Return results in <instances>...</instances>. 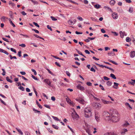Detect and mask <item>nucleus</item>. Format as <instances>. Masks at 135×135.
Wrapping results in <instances>:
<instances>
[{"label": "nucleus", "mask_w": 135, "mask_h": 135, "mask_svg": "<svg viewBox=\"0 0 135 135\" xmlns=\"http://www.w3.org/2000/svg\"><path fill=\"white\" fill-rule=\"evenodd\" d=\"M111 113V119L113 122H117L119 120L118 117V114L117 111L115 110H111L110 111Z\"/></svg>", "instance_id": "obj_1"}, {"label": "nucleus", "mask_w": 135, "mask_h": 135, "mask_svg": "<svg viewBox=\"0 0 135 135\" xmlns=\"http://www.w3.org/2000/svg\"><path fill=\"white\" fill-rule=\"evenodd\" d=\"M85 116L86 118H89L92 115V113L89 108H86L84 109Z\"/></svg>", "instance_id": "obj_2"}, {"label": "nucleus", "mask_w": 135, "mask_h": 135, "mask_svg": "<svg viewBox=\"0 0 135 135\" xmlns=\"http://www.w3.org/2000/svg\"><path fill=\"white\" fill-rule=\"evenodd\" d=\"M103 115L106 120H110L111 119V114H110L108 112H104L103 113Z\"/></svg>", "instance_id": "obj_3"}, {"label": "nucleus", "mask_w": 135, "mask_h": 135, "mask_svg": "<svg viewBox=\"0 0 135 135\" xmlns=\"http://www.w3.org/2000/svg\"><path fill=\"white\" fill-rule=\"evenodd\" d=\"M71 115L72 118L74 119H78L79 117V115L74 110L73 112L72 113Z\"/></svg>", "instance_id": "obj_4"}, {"label": "nucleus", "mask_w": 135, "mask_h": 135, "mask_svg": "<svg viewBox=\"0 0 135 135\" xmlns=\"http://www.w3.org/2000/svg\"><path fill=\"white\" fill-rule=\"evenodd\" d=\"M76 20L75 19H74L73 20L70 19L68 21L69 24L71 25H73L74 24L76 23Z\"/></svg>", "instance_id": "obj_5"}, {"label": "nucleus", "mask_w": 135, "mask_h": 135, "mask_svg": "<svg viewBox=\"0 0 135 135\" xmlns=\"http://www.w3.org/2000/svg\"><path fill=\"white\" fill-rule=\"evenodd\" d=\"M76 100L78 101L79 103L81 104H85V102L83 99L81 98L79 99H76Z\"/></svg>", "instance_id": "obj_6"}, {"label": "nucleus", "mask_w": 135, "mask_h": 135, "mask_svg": "<svg viewBox=\"0 0 135 135\" xmlns=\"http://www.w3.org/2000/svg\"><path fill=\"white\" fill-rule=\"evenodd\" d=\"M94 107L97 108H101L102 107V105L99 103H96L94 104Z\"/></svg>", "instance_id": "obj_7"}, {"label": "nucleus", "mask_w": 135, "mask_h": 135, "mask_svg": "<svg viewBox=\"0 0 135 135\" xmlns=\"http://www.w3.org/2000/svg\"><path fill=\"white\" fill-rule=\"evenodd\" d=\"M44 82L47 84L49 86H51V82L49 80L47 79H45L44 80Z\"/></svg>", "instance_id": "obj_8"}, {"label": "nucleus", "mask_w": 135, "mask_h": 135, "mask_svg": "<svg viewBox=\"0 0 135 135\" xmlns=\"http://www.w3.org/2000/svg\"><path fill=\"white\" fill-rule=\"evenodd\" d=\"M112 17L114 19H117L118 18L117 13L115 12L113 13L112 15Z\"/></svg>", "instance_id": "obj_9"}, {"label": "nucleus", "mask_w": 135, "mask_h": 135, "mask_svg": "<svg viewBox=\"0 0 135 135\" xmlns=\"http://www.w3.org/2000/svg\"><path fill=\"white\" fill-rule=\"evenodd\" d=\"M77 88L78 89L81 90H84V88L83 86H81V85L80 84L78 85L77 86Z\"/></svg>", "instance_id": "obj_10"}, {"label": "nucleus", "mask_w": 135, "mask_h": 135, "mask_svg": "<svg viewBox=\"0 0 135 135\" xmlns=\"http://www.w3.org/2000/svg\"><path fill=\"white\" fill-rule=\"evenodd\" d=\"M127 131L128 130L127 129H123L121 132V134L122 135H124Z\"/></svg>", "instance_id": "obj_11"}, {"label": "nucleus", "mask_w": 135, "mask_h": 135, "mask_svg": "<svg viewBox=\"0 0 135 135\" xmlns=\"http://www.w3.org/2000/svg\"><path fill=\"white\" fill-rule=\"evenodd\" d=\"M135 56V51H131L130 52V57L133 58Z\"/></svg>", "instance_id": "obj_12"}, {"label": "nucleus", "mask_w": 135, "mask_h": 135, "mask_svg": "<svg viewBox=\"0 0 135 135\" xmlns=\"http://www.w3.org/2000/svg\"><path fill=\"white\" fill-rule=\"evenodd\" d=\"M104 135H117V134L114 132H108L104 134Z\"/></svg>", "instance_id": "obj_13"}, {"label": "nucleus", "mask_w": 135, "mask_h": 135, "mask_svg": "<svg viewBox=\"0 0 135 135\" xmlns=\"http://www.w3.org/2000/svg\"><path fill=\"white\" fill-rule=\"evenodd\" d=\"M101 100H102V102L104 104H108L112 103V102H111L107 101L102 99Z\"/></svg>", "instance_id": "obj_14"}, {"label": "nucleus", "mask_w": 135, "mask_h": 135, "mask_svg": "<svg viewBox=\"0 0 135 135\" xmlns=\"http://www.w3.org/2000/svg\"><path fill=\"white\" fill-rule=\"evenodd\" d=\"M128 84H131L132 85H134L135 84V80L131 79V81L129 82L128 83Z\"/></svg>", "instance_id": "obj_15"}, {"label": "nucleus", "mask_w": 135, "mask_h": 135, "mask_svg": "<svg viewBox=\"0 0 135 135\" xmlns=\"http://www.w3.org/2000/svg\"><path fill=\"white\" fill-rule=\"evenodd\" d=\"M0 52L3 53L7 55H8V53L5 50L0 48Z\"/></svg>", "instance_id": "obj_16"}, {"label": "nucleus", "mask_w": 135, "mask_h": 135, "mask_svg": "<svg viewBox=\"0 0 135 135\" xmlns=\"http://www.w3.org/2000/svg\"><path fill=\"white\" fill-rule=\"evenodd\" d=\"M104 8L105 9L107 10L110 11L111 12H113V11H112V9H111V8H110V7L108 6H104Z\"/></svg>", "instance_id": "obj_17"}, {"label": "nucleus", "mask_w": 135, "mask_h": 135, "mask_svg": "<svg viewBox=\"0 0 135 135\" xmlns=\"http://www.w3.org/2000/svg\"><path fill=\"white\" fill-rule=\"evenodd\" d=\"M95 119L96 120L97 122H99L100 120V118L99 116L98 115H97L96 114L95 115Z\"/></svg>", "instance_id": "obj_18"}, {"label": "nucleus", "mask_w": 135, "mask_h": 135, "mask_svg": "<svg viewBox=\"0 0 135 135\" xmlns=\"http://www.w3.org/2000/svg\"><path fill=\"white\" fill-rule=\"evenodd\" d=\"M75 50H76V51L79 54L82 56L83 57H86V56H85L82 53V52H80V51L78 50H77V49H76Z\"/></svg>", "instance_id": "obj_19"}, {"label": "nucleus", "mask_w": 135, "mask_h": 135, "mask_svg": "<svg viewBox=\"0 0 135 135\" xmlns=\"http://www.w3.org/2000/svg\"><path fill=\"white\" fill-rule=\"evenodd\" d=\"M129 125V124L127 122H126L125 123L123 124L122 126L123 127H126Z\"/></svg>", "instance_id": "obj_20"}, {"label": "nucleus", "mask_w": 135, "mask_h": 135, "mask_svg": "<svg viewBox=\"0 0 135 135\" xmlns=\"http://www.w3.org/2000/svg\"><path fill=\"white\" fill-rule=\"evenodd\" d=\"M66 102L69 104L70 105H71L72 104H73V103H71L70 102L71 100L70 99H69L68 98H66Z\"/></svg>", "instance_id": "obj_21"}, {"label": "nucleus", "mask_w": 135, "mask_h": 135, "mask_svg": "<svg viewBox=\"0 0 135 135\" xmlns=\"http://www.w3.org/2000/svg\"><path fill=\"white\" fill-rule=\"evenodd\" d=\"M115 2L114 0H112L109 3L110 5L112 6H113L115 4Z\"/></svg>", "instance_id": "obj_22"}, {"label": "nucleus", "mask_w": 135, "mask_h": 135, "mask_svg": "<svg viewBox=\"0 0 135 135\" xmlns=\"http://www.w3.org/2000/svg\"><path fill=\"white\" fill-rule=\"evenodd\" d=\"M114 86H113V87L115 89H117V87H115V86H117V87L119 85V84L116 83L115 82H114Z\"/></svg>", "instance_id": "obj_23"}, {"label": "nucleus", "mask_w": 135, "mask_h": 135, "mask_svg": "<svg viewBox=\"0 0 135 135\" xmlns=\"http://www.w3.org/2000/svg\"><path fill=\"white\" fill-rule=\"evenodd\" d=\"M36 103L39 108L40 109H42V107L41 105L40 104L37 100L36 101Z\"/></svg>", "instance_id": "obj_24"}, {"label": "nucleus", "mask_w": 135, "mask_h": 135, "mask_svg": "<svg viewBox=\"0 0 135 135\" xmlns=\"http://www.w3.org/2000/svg\"><path fill=\"white\" fill-rule=\"evenodd\" d=\"M16 129L20 134H21L22 135H23V133L21 131V130L20 129H18L17 128H16Z\"/></svg>", "instance_id": "obj_25"}, {"label": "nucleus", "mask_w": 135, "mask_h": 135, "mask_svg": "<svg viewBox=\"0 0 135 135\" xmlns=\"http://www.w3.org/2000/svg\"><path fill=\"white\" fill-rule=\"evenodd\" d=\"M94 7L96 9H98L100 8V6L99 4H97L94 5Z\"/></svg>", "instance_id": "obj_26"}, {"label": "nucleus", "mask_w": 135, "mask_h": 135, "mask_svg": "<svg viewBox=\"0 0 135 135\" xmlns=\"http://www.w3.org/2000/svg\"><path fill=\"white\" fill-rule=\"evenodd\" d=\"M108 56H111L112 55V56H114L115 55L114 53L113 52H111L110 53H108Z\"/></svg>", "instance_id": "obj_27"}, {"label": "nucleus", "mask_w": 135, "mask_h": 135, "mask_svg": "<svg viewBox=\"0 0 135 135\" xmlns=\"http://www.w3.org/2000/svg\"><path fill=\"white\" fill-rule=\"evenodd\" d=\"M9 21L10 22V23L13 26V27H15V24L13 23L12 21L11 20V19H9Z\"/></svg>", "instance_id": "obj_28"}, {"label": "nucleus", "mask_w": 135, "mask_h": 135, "mask_svg": "<svg viewBox=\"0 0 135 135\" xmlns=\"http://www.w3.org/2000/svg\"><path fill=\"white\" fill-rule=\"evenodd\" d=\"M52 126L53 128L56 129H58L59 128V127L58 126L54 124L52 125Z\"/></svg>", "instance_id": "obj_29"}, {"label": "nucleus", "mask_w": 135, "mask_h": 135, "mask_svg": "<svg viewBox=\"0 0 135 135\" xmlns=\"http://www.w3.org/2000/svg\"><path fill=\"white\" fill-rule=\"evenodd\" d=\"M51 56L52 57H54V58H55V59H59V60H64V59H61L59 58V57L53 55H51Z\"/></svg>", "instance_id": "obj_30"}, {"label": "nucleus", "mask_w": 135, "mask_h": 135, "mask_svg": "<svg viewBox=\"0 0 135 135\" xmlns=\"http://www.w3.org/2000/svg\"><path fill=\"white\" fill-rule=\"evenodd\" d=\"M33 35L35 36V37H37V38H39L40 39H42V40H44V39L43 38L41 37H40L39 36L37 35H36V34H34Z\"/></svg>", "instance_id": "obj_31"}, {"label": "nucleus", "mask_w": 135, "mask_h": 135, "mask_svg": "<svg viewBox=\"0 0 135 135\" xmlns=\"http://www.w3.org/2000/svg\"><path fill=\"white\" fill-rule=\"evenodd\" d=\"M110 76L114 79H116V78L115 76V75L113 74H111L110 75Z\"/></svg>", "instance_id": "obj_32"}, {"label": "nucleus", "mask_w": 135, "mask_h": 135, "mask_svg": "<svg viewBox=\"0 0 135 135\" xmlns=\"http://www.w3.org/2000/svg\"><path fill=\"white\" fill-rule=\"evenodd\" d=\"M120 34L121 38H123L124 37V33H123V32L122 31H120Z\"/></svg>", "instance_id": "obj_33"}, {"label": "nucleus", "mask_w": 135, "mask_h": 135, "mask_svg": "<svg viewBox=\"0 0 135 135\" xmlns=\"http://www.w3.org/2000/svg\"><path fill=\"white\" fill-rule=\"evenodd\" d=\"M6 79L9 82L12 83V81L9 79L8 77H6Z\"/></svg>", "instance_id": "obj_34"}, {"label": "nucleus", "mask_w": 135, "mask_h": 135, "mask_svg": "<svg viewBox=\"0 0 135 135\" xmlns=\"http://www.w3.org/2000/svg\"><path fill=\"white\" fill-rule=\"evenodd\" d=\"M133 8L132 7H130L129 8V9L128 10V11L131 13H132L133 12Z\"/></svg>", "instance_id": "obj_35"}, {"label": "nucleus", "mask_w": 135, "mask_h": 135, "mask_svg": "<svg viewBox=\"0 0 135 135\" xmlns=\"http://www.w3.org/2000/svg\"><path fill=\"white\" fill-rule=\"evenodd\" d=\"M107 84L108 86H111L112 84V83L110 81H108L107 82Z\"/></svg>", "instance_id": "obj_36"}, {"label": "nucleus", "mask_w": 135, "mask_h": 135, "mask_svg": "<svg viewBox=\"0 0 135 135\" xmlns=\"http://www.w3.org/2000/svg\"><path fill=\"white\" fill-rule=\"evenodd\" d=\"M95 64H96L97 65H98L99 67H102L103 68L104 67H105V66L103 65H102L99 64L97 63H95Z\"/></svg>", "instance_id": "obj_37"}, {"label": "nucleus", "mask_w": 135, "mask_h": 135, "mask_svg": "<svg viewBox=\"0 0 135 135\" xmlns=\"http://www.w3.org/2000/svg\"><path fill=\"white\" fill-rule=\"evenodd\" d=\"M52 117L55 120L57 121H60V120L58 119V118L54 117V116H52Z\"/></svg>", "instance_id": "obj_38"}, {"label": "nucleus", "mask_w": 135, "mask_h": 135, "mask_svg": "<svg viewBox=\"0 0 135 135\" xmlns=\"http://www.w3.org/2000/svg\"><path fill=\"white\" fill-rule=\"evenodd\" d=\"M108 61L109 62H111L113 64H115L116 65H117L118 64L116 62H115V61H114L111 60H108Z\"/></svg>", "instance_id": "obj_39"}, {"label": "nucleus", "mask_w": 135, "mask_h": 135, "mask_svg": "<svg viewBox=\"0 0 135 135\" xmlns=\"http://www.w3.org/2000/svg\"><path fill=\"white\" fill-rule=\"evenodd\" d=\"M18 88L22 91H25V89L22 86H20Z\"/></svg>", "instance_id": "obj_40"}, {"label": "nucleus", "mask_w": 135, "mask_h": 135, "mask_svg": "<svg viewBox=\"0 0 135 135\" xmlns=\"http://www.w3.org/2000/svg\"><path fill=\"white\" fill-rule=\"evenodd\" d=\"M125 105L126 106H128L129 108H130L131 109H132V107L130 106L129 103H125Z\"/></svg>", "instance_id": "obj_41"}, {"label": "nucleus", "mask_w": 135, "mask_h": 135, "mask_svg": "<svg viewBox=\"0 0 135 135\" xmlns=\"http://www.w3.org/2000/svg\"><path fill=\"white\" fill-rule=\"evenodd\" d=\"M126 41L127 42H129L131 41V40L129 37H127L126 38Z\"/></svg>", "instance_id": "obj_42"}, {"label": "nucleus", "mask_w": 135, "mask_h": 135, "mask_svg": "<svg viewBox=\"0 0 135 135\" xmlns=\"http://www.w3.org/2000/svg\"><path fill=\"white\" fill-rule=\"evenodd\" d=\"M31 2L34 4H38V2L36 1H34L33 0H32Z\"/></svg>", "instance_id": "obj_43"}, {"label": "nucleus", "mask_w": 135, "mask_h": 135, "mask_svg": "<svg viewBox=\"0 0 135 135\" xmlns=\"http://www.w3.org/2000/svg\"><path fill=\"white\" fill-rule=\"evenodd\" d=\"M50 18L52 21H56L57 20L56 18H55L54 17L52 16H51Z\"/></svg>", "instance_id": "obj_44"}, {"label": "nucleus", "mask_w": 135, "mask_h": 135, "mask_svg": "<svg viewBox=\"0 0 135 135\" xmlns=\"http://www.w3.org/2000/svg\"><path fill=\"white\" fill-rule=\"evenodd\" d=\"M2 70L3 72L2 73V74L4 76L6 74V72L5 71V70L3 69H2Z\"/></svg>", "instance_id": "obj_45"}, {"label": "nucleus", "mask_w": 135, "mask_h": 135, "mask_svg": "<svg viewBox=\"0 0 135 135\" xmlns=\"http://www.w3.org/2000/svg\"><path fill=\"white\" fill-rule=\"evenodd\" d=\"M33 91H34L35 93V94L36 95V96L37 97V92L36 91V89H35V88L34 87H33Z\"/></svg>", "instance_id": "obj_46"}, {"label": "nucleus", "mask_w": 135, "mask_h": 135, "mask_svg": "<svg viewBox=\"0 0 135 135\" xmlns=\"http://www.w3.org/2000/svg\"><path fill=\"white\" fill-rule=\"evenodd\" d=\"M31 77L33 79L36 80H38V79L32 75Z\"/></svg>", "instance_id": "obj_47"}, {"label": "nucleus", "mask_w": 135, "mask_h": 135, "mask_svg": "<svg viewBox=\"0 0 135 135\" xmlns=\"http://www.w3.org/2000/svg\"><path fill=\"white\" fill-rule=\"evenodd\" d=\"M44 106L46 108L50 109V107L49 105L47 104H44Z\"/></svg>", "instance_id": "obj_48"}, {"label": "nucleus", "mask_w": 135, "mask_h": 135, "mask_svg": "<svg viewBox=\"0 0 135 135\" xmlns=\"http://www.w3.org/2000/svg\"><path fill=\"white\" fill-rule=\"evenodd\" d=\"M33 110L35 112V113H40V112L39 111L37 110H36L35 108H33Z\"/></svg>", "instance_id": "obj_49"}, {"label": "nucleus", "mask_w": 135, "mask_h": 135, "mask_svg": "<svg viewBox=\"0 0 135 135\" xmlns=\"http://www.w3.org/2000/svg\"><path fill=\"white\" fill-rule=\"evenodd\" d=\"M20 35H21L22 36H24L25 37H26V38H28V37H29L27 35H23V34H20Z\"/></svg>", "instance_id": "obj_50"}, {"label": "nucleus", "mask_w": 135, "mask_h": 135, "mask_svg": "<svg viewBox=\"0 0 135 135\" xmlns=\"http://www.w3.org/2000/svg\"><path fill=\"white\" fill-rule=\"evenodd\" d=\"M33 24L34 25L38 27H40V26L38 25V24L37 23L35 22H33Z\"/></svg>", "instance_id": "obj_51"}, {"label": "nucleus", "mask_w": 135, "mask_h": 135, "mask_svg": "<svg viewBox=\"0 0 135 135\" xmlns=\"http://www.w3.org/2000/svg\"><path fill=\"white\" fill-rule=\"evenodd\" d=\"M31 70L34 73V75H36L37 74L35 70L32 69H31Z\"/></svg>", "instance_id": "obj_52"}, {"label": "nucleus", "mask_w": 135, "mask_h": 135, "mask_svg": "<svg viewBox=\"0 0 135 135\" xmlns=\"http://www.w3.org/2000/svg\"><path fill=\"white\" fill-rule=\"evenodd\" d=\"M32 30L34 31L36 33H38L39 32V31L38 30L34 29H32Z\"/></svg>", "instance_id": "obj_53"}, {"label": "nucleus", "mask_w": 135, "mask_h": 135, "mask_svg": "<svg viewBox=\"0 0 135 135\" xmlns=\"http://www.w3.org/2000/svg\"><path fill=\"white\" fill-rule=\"evenodd\" d=\"M46 70L48 71V72L50 74L52 75H54L52 73L49 69H46Z\"/></svg>", "instance_id": "obj_54"}, {"label": "nucleus", "mask_w": 135, "mask_h": 135, "mask_svg": "<svg viewBox=\"0 0 135 135\" xmlns=\"http://www.w3.org/2000/svg\"><path fill=\"white\" fill-rule=\"evenodd\" d=\"M20 46H21L22 47H25L26 46V45L25 44H20L19 45Z\"/></svg>", "instance_id": "obj_55"}, {"label": "nucleus", "mask_w": 135, "mask_h": 135, "mask_svg": "<svg viewBox=\"0 0 135 135\" xmlns=\"http://www.w3.org/2000/svg\"><path fill=\"white\" fill-rule=\"evenodd\" d=\"M86 84L88 86H91L92 85V84L90 82H87Z\"/></svg>", "instance_id": "obj_56"}, {"label": "nucleus", "mask_w": 135, "mask_h": 135, "mask_svg": "<svg viewBox=\"0 0 135 135\" xmlns=\"http://www.w3.org/2000/svg\"><path fill=\"white\" fill-rule=\"evenodd\" d=\"M77 18L80 21H82L83 20V19L80 16L78 17H77Z\"/></svg>", "instance_id": "obj_57"}, {"label": "nucleus", "mask_w": 135, "mask_h": 135, "mask_svg": "<svg viewBox=\"0 0 135 135\" xmlns=\"http://www.w3.org/2000/svg\"><path fill=\"white\" fill-rule=\"evenodd\" d=\"M47 27L48 29H49L51 31H52V29L51 28V27H50V26L49 25H47Z\"/></svg>", "instance_id": "obj_58"}, {"label": "nucleus", "mask_w": 135, "mask_h": 135, "mask_svg": "<svg viewBox=\"0 0 135 135\" xmlns=\"http://www.w3.org/2000/svg\"><path fill=\"white\" fill-rule=\"evenodd\" d=\"M104 80H109V78L105 76L104 77Z\"/></svg>", "instance_id": "obj_59"}, {"label": "nucleus", "mask_w": 135, "mask_h": 135, "mask_svg": "<svg viewBox=\"0 0 135 135\" xmlns=\"http://www.w3.org/2000/svg\"><path fill=\"white\" fill-rule=\"evenodd\" d=\"M2 39L3 40H4V41L7 42H9V41H8V40L6 39V38L4 37H2Z\"/></svg>", "instance_id": "obj_60"}, {"label": "nucleus", "mask_w": 135, "mask_h": 135, "mask_svg": "<svg viewBox=\"0 0 135 135\" xmlns=\"http://www.w3.org/2000/svg\"><path fill=\"white\" fill-rule=\"evenodd\" d=\"M112 33H113L115 36H117L118 35V33L115 32H112Z\"/></svg>", "instance_id": "obj_61"}, {"label": "nucleus", "mask_w": 135, "mask_h": 135, "mask_svg": "<svg viewBox=\"0 0 135 135\" xmlns=\"http://www.w3.org/2000/svg\"><path fill=\"white\" fill-rule=\"evenodd\" d=\"M21 51H20L18 52V53L17 54L20 57L21 56Z\"/></svg>", "instance_id": "obj_62"}, {"label": "nucleus", "mask_w": 135, "mask_h": 135, "mask_svg": "<svg viewBox=\"0 0 135 135\" xmlns=\"http://www.w3.org/2000/svg\"><path fill=\"white\" fill-rule=\"evenodd\" d=\"M6 18V17L5 16H3L1 17V21H4L5 20V19Z\"/></svg>", "instance_id": "obj_63"}, {"label": "nucleus", "mask_w": 135, "mask_h": 135, "mask_svg": "<svg viewBox=\"0 0 135 135\" xmlns=\"http://www.w3.org/2000/svg\"><path fill=\"white\" fill-rule=\"evenodd\" d=\"M90 70L91 71L94 72H95L96 71L95 69L93 67L91 68Z\"/></svg>", "instance_id": "obj_64"}]
</instances>
